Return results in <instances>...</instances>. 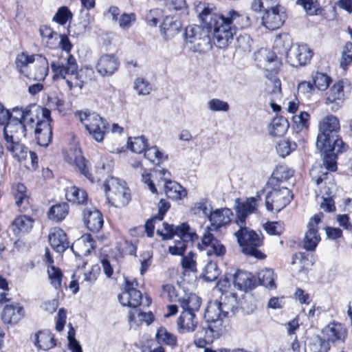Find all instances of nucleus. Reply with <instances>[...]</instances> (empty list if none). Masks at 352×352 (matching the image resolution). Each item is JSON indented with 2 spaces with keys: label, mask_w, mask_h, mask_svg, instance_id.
Wrapping results in <instances>:
<instances>
[{
  "label": "nucleus",
  "mask_w": 352,
  "mask_h": 352,
  "mask_svg": "<svg viewBox=\"0 0 352 352\" xmlns=\"http://www.w3.org/2000/svg\"><path fill=\"white\" fill-rule=\"evenodd\" d=\"M135 315H137L140 321L145 322L148 324H151L153 320L154 316L150 311L148 313L140 311V310H135L134 311H131L129 312V318L130 321H133L135 319Z\"/></svg>",
  "instance_id": "obj_62"
},
{
  "label": "nucleus",
  "mask_w": 352,
  "mask_h": 352,
  "mask_svg": "<svg viewBox=\"0 0 352 352\" xmlns=\"http://www.w3.org/2000/svg\"><path fill=\"white\" fill-rule=\"evenodd\" d=\"M330 82L331 78L323 73L317 72L314 77V86L319 90H325Z\"/></svg>",
  "instance_id": "obj_57"
},
{
  "label": "nucleus",
  "mask_w": 352,
  "mask_h": 352,
  "mask_svg": "<svg viewBox=\"0 0 352 352\" xmlns=\"http://www.w3.org/2000/svg\"><path fill=\"white\" fill-rule=\"evenodd\" d=\"M156 339L159 343H164L170 346H174L177 343L176 338L168 333L164 327L159 328L156 333Z\"/></svg>",
  "instance_id": "obj_53"
},
{
  "label": "nucleus",
  "mask_w": 352,
  "mask_h": 352,
  "mask_svg": "<svg viewBox=\"0 0 352 352\" xmlns=\"http://www.w3.org/2000/svg\"><path fill=\"white\" fill-rule=\"evenodd\" d=\"M182 27L179 21L171 16H166L161 25V34L165 39L169 40L180 32Z\"/></svg>",
  "instance_id": "obj_28"
},
{
  "label": "nucleus",
  "mask_w": 352,
  "mask_h": 352,
  "mask_svg": "<svg viewBox=\"0 0 352 352\" xmlns=\"http://www.w3.org/2000/svg\"><path fill=\"white\" fill-rule=\"evenodd\" d=\"M120 61L113 54L102 55L96 65V72L102 76H110L119 68Z\"/></svg>",
  "instance_id": "obj_20"
},
{
  "label": "nucleus",
  "mask_w": 352,
  "mask_h": 352,
  "mask_svg": "<svg viewBox=\"0 0 352 352\" xmlns=\"http://www.w3.org/2000/svg\"><path fill=\"white\" fill-rule=\"evenodd\" d=\"M339 120L333 116H327L319 124V133L316 140L317 148H329L330 143L343 144L338 135Z\"/></svg>",
  "instance_id": "obj_8"
},
{
  "label": "nucleus",
  "mask_w": 352,
  "mask_h": 352,
  "mask_svg": "<svg viewBox=\"0 0 352 352\" xmlns=\"http://www.w3.org/2000/svg\"><path fill=\"white\" fill-rule=\"evenodd\" d=\"M208 107L212 111L227 112L230 109L229 104L219 98H212L208 102Z\"/></svg>",
  "instance_id": "obj_58"
},
{
  "label": "nucleus",
  "mask_w": 352,
  "mask_h": 352,
  "mask_svg": "<svg viewBox=\"0 0 352 352\" xmlns=\"http://www.w3.org/2000/svg\"><path fill=\"white\" fill-rule=\"evenodd\" d=\"M24 316V309L20 304L7 305L3 309L1 319L5 324H16L19 322Z\"/></svg>",
  "instance_id": "obj_26"
},
{
  "label": "nucleus",
  "mask_w": 352,
  "mask_h": 352,
  "mask_svg": "<svg viewBox=\"0 0 352 352\" xmlns=\"http://www.w3.org/2000/svg\"><path fill=\"white\" fill-rule=\"evenodd\" d=\"M239 228L240 229L234 233V235L242 248V252L258 259L265 258L266 256L258 249L263 243L261 233H256L245 226H239Z\"/></svg>",
  "instance_id": "obj_6"
},
{
  "label": "nucleus",
  "mask_w": 352,
  "mask_h": 352,
  "mask_svg": "<svg viewBox=\"0 0 352 352\" xmlns=\"http://www.w3.org/2000/svg\"><path fill=\"white\" fill-rule=\"evenodd\" d=\"M310 115L306 111H302L299 115H296L292 117L293 129L299 133L304 129L307 130L309 124Z\"/></svg>",
  "instance_id": "obj_41"
},
{
  "label": "nucleus",
  "mask_w": 352,
  "mask_h": 352,
  "mask_svg": "<svg viewBox=\"0 0 352 352\" xmlns=\"http://www.w3.org/2000/svg\"><path fill=\"white\" fill-rule=\"evenodd\" d=\"M223 281L229 284L232 281L234 287L239 290L247 291L252 289L256 286L254 276L251 273L241 270H236L234 274H226ZM224 286H226V284Z\"/></svg>",
  "instance_id": "obj_14"
},
{
  "label": "nucleus",
  "mask_w": 352,
  "mask_h": 352,
  "mask_svg": "<svg viewBox=\"0 0 352 352\" xmlns=\"http://www.w3.org/2000/svg\"><path fill=\"white\" fill-rule=\"evenodd\" d=\"M195 314L189 311H182L177 319V325L179 329L186 331H193L197 326L195 321Z\"/></svg>",
  "instance_id": "obj_39"
},
{
  "label": "nucleus",
  "mask_w": 352,
  "mask_h": 352,
  "mask_svg": "<svg viewBox=\"0 0 352 352\" xmlns=\"http://www.w3.org/2000/svg\"><path fill=\"white\" fill-rule=\"evenodd\" d=\"M34 63V68L29 70L26 77L37 81L44 80L49 72L47 59L41 55L37 54V58Z\"/></svg>",
  "instance_id": "obj_24"
},
{
  "label": "nucleus",
  "mask_w": 352,
  "mask_h": 352,
  "mask_svg": "<svg viewBox=\"0 0 352 352\" xmlns=\"http://www.w3.org/2000/svg\"><path fill=\"white\" fill-rule=\"evenodd\" d=\"M163 228L165 232L158 230L157 234L160 235L163 240L170 239L174 236H179L181 241L176 242L175 245L178 247L183 246L184 251L187 248L188 243H192L199 238L196 232L186 223H183L181 226L175 227L173 225L164 222L163 223Z\"/></svg>",
  "instance_id": "obj_10"
},
{
  "label": "nucleus",
  "mask_w": 352,
  "mask_h": 352,
  "mask_svg": "<svg viewBox=\"0 0 352 352\" xmlns=\"http://www.w3.org/2000/svg\"><path fill=\"white\" fill-rule=\"evenodd\" d=\"M343 82L339 81L334 84L327 93L326 103L331 105V109L333 111L338 110L343 103Z\"/></svg>",
  "instance_id": "obj_25"
},
{
  "label": "nucleus",
  "mask_w": 352,
  "mask_h": 352,
  "mask_svg": "<svg viewBox=\"0 0 352 352\" xmlns=\"http://www.w3.org/2000/svg\"><path fill=\"white\" fill-rule=\"evenodd\" d=\"M315 87L311 82L303 81L300 82L298 85V95L300 97L302 96L305 98L309 99Z\"/></svg>",
  "instance_id": "obj_61"
},
{
  "label": "nucleus",
  "mask_w": 352,
  "mask_h": 352,
  "mask_svg": "<svg viewBox=\"0 0 352 352\" xmlns=\"http://www.w3.org/2000/svg\"><path fill=\"white\" fill-rule=\"evenodd\" d=\"M69 212V205L66 202L52 206L48 212V218L55 222H60L65 219Z\"/></svg>",
  "instance_id": "obj_37"
},
{
  "label": "nucleus",
  "mask_w": 352,
  "mask_h": 352,
  "mask_svg": "<svg viewBox=\"0 0 352 352\" xmlns=\"http://www.w3.org/2000/svg\"><path fill=\"white\" fill-rule=\"evenodd\" d=\"M138 286L137 280H126L124 291L118 296V300L123 306L136 308L141 304L142 295L137 289Z\"/></svg>",
  "instance_id": "obj_15"
},
{
  "label": "nucleus",
  "mask_w": 352,
  "mask_h": 352,
  "mask_svg": "<svg viewBox=\"0 0 352 352\" xmlns=\"http://www.w3.org/2000/svg\"><path fill=\"white\" fill-rule=\"evenodd\" d=\"M313 56L312 50L307 45H294L288 52L287 62L292 67L307 65Z\"/></svg>",
  "instance_id": "obj_18"
},
{
  "label": "nucleus",
  "mask_w": 352,
  "mask_h": 352,
  "mask_svg": "<svg viewBox=\"0 0 352 352\" xmlns=\"http://www.w3.org/2000/svg\"><path fill=\"white\" fill-rule=\"evenodd\" d=\"M320 189L321 192L323 194L322 198L323 201L320 204V207L326 212H333L336 210L335 203L333 199L331 197V195L333 192L334 188L331 190V193L329 195L327 194L326 191L327 190V185L322 184V188L318 186Z\"/></svg>",
  "instance_id": "obj_45"
},
{
  "label": "nucleus",
  "mask_w": 352,
  "mask_h": 352,
  "mask_svg": "<svg viewBox=\"0 0 352 352\" xmlns=\"http://www.w3.org/2000/svg\"><path fill=\"white\" fill-rule=\"evenodd\" d=\"M265 197L266 208L269 211L279 212L292 201L293 195L286 186H271Z\"/></svg>",
  "instance_id": "obj_12"
},
{
  "label": "nucleus",
  "mask_w": 352,
  "mask_h": 352,
  "mask_svg": "<svg viewBox=\"0 0 352 352\" xmlns=\"http://www.w3.org/2000/svg\"><path fill=\"white\" fill-rule=\"evenodd\" d=\"M181 307L184 309L183 311H189L194 313L199 311L201 300L195 294H190L186 295L184 298L178 299Z\"/></svg>",
  "instance_id": "obj_35"
},
{
  "label": "nucleus",
  "mask_w": 352,
  "mask_h": 352,
  "mask_svg": "<svg viewBox=\"0 0 352 352\" xmlns=\"http://www.w3.org/2000/svg\"><path fill=\"white\" fill-rule=\"evenodd\" d=\"M119 26L124 30L129 29L136 21V15L134 13L122 14L118 19Z\"/></svg>",
  "instance_id": "obj_63"
},
{
  "label": "nucleus",
  "mask_w": 352,
  "mask_h": 352,
  "mask_svg": "<svg viewBox=\"0 0 352 352\" xmlns=\"http://www.w3.org/2000/svg\"><path fill=\"white\" fill-rule=\"evenodd\" d=\"M322 217L323 214L322 212L316 214L310 219L308 223V230L303 239V248L306 250H314L320 241V237L318 232V226Z\"/></svg>",
  "instance_id": "obj_16"
},
{
  "label": "nucleus",
  "mask_w": 352,
  "mask_h": 352,
  "mask_svg": "<svg viewBox=\"0 0 352 352\" xmlns=\"http://www.w3.org/2000/svg\"><path fill=\"white\" fill-rule=\"evenodd\" d=\"M296 4L302 6L309 16L317 15L320 10L318 0H296Z\"/></svg>",
  "instance_id": "obj_47"
},
{
  "label": "nucleus",
  "mask_w": 352,
  "mask_h": 352,
  "mask_svg": "<svg viewBox=\"0 0 352 352\" xmlns=\"http://www.w3.org/2000/svg\"><path fill=\"white\" fill-rule=\"evenodd\" d=\"M294 45L289 34L283 33L278 35L274 40L272 51L265 50L259 53V55L263 56L266 70L276 73L281 65L278 55L284 56L287 58L288 52H290Z\"/></svg>",
  "instance_id": "obj_4"
},
{
  "label": "nucleus",
  "mask_w": 352,
  "mask_h": 352,
  "mask_svg": "<svg viewBox=\"0 0 352 352\" xmlns=\"http://www.w3.org/2000/svg\"><path fill=\"white\" fill-rule=\"evenodd\" d=\"M284 228V223L280 221L268 222L265 225V231L271 235L281 234Z\"/></svg>",
  "instance_id": "obj_64"
},
{
  "label": "nucleus",
  "mask_w": 352,
  "mask_h": 352,
  "mask_svg": "<svg viewBox=\"0 0 352 352\" xmlns=\"http://www.w3.org/2000/svg\"><path fill=\"white\" fill-rule=\"evenodd\" d=\"M73 14L67 6L60 7L52 18V21L60 25H65L67 22H71Z\"/></svg>",
  "instance_id": "obj_42"
},
{
  "label": "nucleus",
  "mask_w": 352,
  "mask_h": 352,
  "mask_svg": "<svg viewBox=\"0 0 352 352\" xmlns=\"http://www.w3.org/2000/svg\"><path fill=\"white\" fill-rule=\"evenodd\" d=\"M34 135L37 144L42 146H47L52 139V128L48 121H39L36 116L34 124Z\"/></svg>",
  "instance_id": "obj_22"
},
{
  "label": "nucleus",
  "mask_w": 352,
  "mask_h": 352,
  "mask_svg": "<svg viewBox=\"0 0 352 352\" xmlns=\"http://www.w3.org/2000/svg\"><path fill=\"white\" fill-rule=\"evenodd\" d=\"M47 274L51 285L56 289H60L63 277V274L60 270L55 267L54 266H51L47 269Z\"/></svg>",
  "instance_id": "obj_52"
},
{
  "label": "nucleus",
  "mask_w": 352,
  "mask_h": 352,
  "mask_svg": "<svg viewBox=\"0 0 352 352\" xmlns=\"http://www.w3.org/2000/svg\"><path fill=\"white\" fill-rule=\"evenodd\" d=\"M48 238L52 248L56 252L62 253L69 247L66 233L59 228L52 229Z\"/></svg>",
  "instance_id": "obj_23"
},
{
  "label": "nucleus",
  "mask_w": 352,
  "mask_h": 352,
  "mask_svg": "<svg viewBox=\"0 0 352 352\" xmlns=\"http://www.w3.org/2000/svg\"><path fill=\"white\" fill-rule=\"evenodd\" d=\"M73 162L76 164L80 173L84 175L89 181L94 182V178L87 169V162L85 157L80 155V152H78V155L75 157Z\"/></svg>",
  "instance_id": "obj_55"
},
{
  "label": "nucleus",
  "mask_w": 352,
  "mask_h": 352,
  "mask_svg": "<svg viewBox=\"0 0 352 352\" xmlns=\"http://www.w3.org/2000/svg\"><path fill=\"white\" fill-rule=\"evenodd\" d=\"M84 221L87 228L94 232H98L104 223L102 213L97 210L85 213Z\"/></svg>",
  "instance_id": "obj_32"
},
{
  "label": "nucleus",
  "mask_w": 352,
  "mask_h": 352,
  "mask_svg": "<svg viewBox=\"0 0 352 352\" xmlns=\"http://www.w3.org/2000/svg\"><path fill=\"white\" fill-rule=\"evenodd\" d=\"M220 272L217 264L210 261L204 269L203 278L208 282L215 280L219 276Z\"/></svg>",
  "instance_id": "obj_50"
},
{
  "label": "nucleus",
  "mask_w": 352,
  "mask_h": 352,
  "mask_svg": "<svg viewBox=\"0 0 352 352\" xmlns=\"http://www.w3.org/2000/svg\"><path fill=\"white\" fill-rule=\"evenodd\" d=\"M232 216V211L228 208L216 209L212 211L208 218L210 222V228L212 230H218L221 228L228 225L231 222Z\"/></svg>",
  "instance_id": "obj_21"
},
{
  "label": "nucleus",
  "mask_w": 352,
  "mask_h": 352,
  "mask_svg": "<svg viewBox=\"0 0 352 352\" xmlns=\"http://www.w3.org/2000/svg\"><path fill=\"white\" fill-rule=\"evenodd\" d=\"M36 121V115L33 113L30 106L14 107L11 111V118L4 126L5 140L13 141L14 138H17V140L25 138L29 129L34 127Z\"/></svg>",
  "instance_id": "obj_3"
},
{
  "label": "nucleus",
  "mask_w": 352,
  "mask_h": 352,
  "mask_svg": "<svg viewBox=\"0 0 352 352\" xmlns=\"http://www.w3.org/2000/svg\"><path fill=\"white\" fill-rule=\"evenodd\" d=\"M66 62L62 60L52 61L51 69L53 73V79H65L67 75H74L78 71V65L76 59L72 54H68L65 58Z\"/></svg>",
  "instance_id": "obj_13"
},
{
  "label": "nucleus",
  "mask_w": 352,
  "mask_h": 352,
  "mask_svg": "<svg viewBox=\"0 0 352 352\" xmlns=\"http://www.w3.org/2000/svg\"><path fill=\"white\" fill-rule=\"evenodd\" d=\"M76 116H78L85 129L97 142L104 139L107 127L104 120L98 113L88 111H78Z\"/></svg>",
  "instance_id": "obj_11"
},
{
  "label": "nucleus",
  "mask_w": 352,
  "mask_h": 352,
  "mask_svg": "<svg viewBox=\"0 0 352 352\" xmlns=\"http://www.w3.org/2000/svg\"><path fill=\"white\" fill-rule=\"evenodd\" d=\"M104 189L109 203L120 207L126 205L131 199L129 189L124 182L114 177H108L104 184Z\"/></svg>",
  "instance_id": "obj_9"
},
{
  "label": "nucleus",
  "mask_w": 352,
  "mask_h": 352,
  "mask_svg": "<svg viewBox=\"0 0 352 352\" xmlns=\"http://www.w3.org/2000/svg\"><path fill=\"white\" fill-rule=\"evenodd\" d=\"M289 122L283 116L275 117L271 122L269 126L270 135L273 137L283 136L288 130Z\"/></svg>",
  "instance_id": "obj_34"
},
{
  "label": "nucleus",
  "mask_w": 352,
  "mask_h": 352,
  "mask_svg": "<svg viewBox=\"0 0 352 352\" xmlns=\"http://www.w3.org/2000/svg\"><path fill=\"white\" fill-rule=\"evenodd\" d=\"M144 157L153 164H156L163 162L167 158V156L160 152L157 146L146 147L144 151Z\"/></svg>",
  "instance_id": "obj_49"
},
{
  "label": "nucleus",
  "mask_w": 352,
  "mask_h": 352,
  "mask_svg": "<svg viewBox=\"0 0 352 352\" xmlns=\"http://www.w3.org/2000/svg\"><path fill=\"white\" fill-rule=\"evenodd\" d=\"M228 314V309L218 300L210 301L205 311L204 318L207 326L204 327L206 331V337L211 338H219L223 330V319Z\"/></svg>",
  "instance_id": "obj_5"
},
{
  "label": "nucleus",
  "mask_w": 352,
  "mask_h": 352,
  "mask_svg": "<svg viewBox=\"0 0 352 352\" xmlns=\"http://www.w3.org/2000/svg\"><path fill=\"white\" fill-rule=\"evenodd\" d=\"M199 18L201 26H187L184 32L186 42L191 45L190 47L194 52L211 48L212 41L217 47L224 48L233 40L238 30L248 28L252 24L246 14L233 9L221 13L212 5L204 6Z\"/></svg>",
  "instance_id": "obj_1"
},
{
  "label": "nucleus",
  "mask_w": 352,
  "mask_h": 352,
  "mask_svg": "<svg viewBox=\"0 0 352 352\" xmlns=\"http://www.w3.org/2000/svg\"><path fill=\"white\" fill-rule=\"evenodd\" d=\"M252 39L250 35L247 34H240L236 38V48L241 50L243 52H250Z\"/></svg>",
  "instance_id": "obj_60"
},
{
  "label": "nucleus",
  "mask_w": 352,
  "mask_h": 352,
  "mask_svg": "<svg viewBox=\"0 0 352 352\" xmlns=\"http://www.w3.org/2000/svg\"><path fill=\"white\" fill-rule=\"evenodd\" d=\"M258 279L261 285L269 289H275L274 273L272 269H265L258 274Z\"/></svg>",
  "instance_id": "obj_43"
},
{
  "label": "nucleus",
  "mask_w": 352,
  "mask_h": 352,
  "mask_svg": "<svg viewBox=\"0 0 352 352\" xmlns=\"http://www.w3.org/2000/svg\"><path fill=\"white\" fill-rule=\"evenodd\" d=\"M297 147L295 142H292L289 140H280L276 145V151L281 157H285L289 155Z\"/></svg>",
  "instance_id": "obj_46"
},
{
  "label": "nucleus",
  "mask_w": 352,
  "mask_h": 352,
  "mask_svg": "<svg viewBox=\"0 0 352 352\" xmlns=\"http://www.w3.org/2000/svg\"><path fill=\"white\" fill-rule=\"evenodd\" d=\"M34 338V344L39 349L47 351L56 346L54 336L49 331H38Z\"/></svg>",
  "instance_id": "obj_33"
},
{
  "label": "nucleus",
  "mask_w": 352,
  "mask_h": 352,
  "mask_svg": "<svg viewBox=\"0 0 352 352\" xmlns=\"http://www.w3.org/2000/svg\"><path fill=\"white\" fill-rule=\"evenodd\" d=\"M318 149L322 153V164L314 166L310 175L318 186L322 188V184L327 185L326 193L329 195L331 190L336 187L333 176L329 172L337 170V153L345 150V144H338L337 146L336 144L330 143L329 148Z\"/></svg>",
  "instance_id": "obj_2"
},
{
  "label": "nucleus",
  "mask_w": 352,
  "mask_h": 352,
  "mask_svg": "<svg viewBox=\"0 0 352 352\" xmlns=\"http://www.w3.org/2000/svg\"><path fill=\"white\" fill-rule=\"evenodd\" d=\"M39 32L43 41H45L47 47L54 48V43L53 42V39L58 41V36L59 34L54 32L50 27L47 25L41 26Z\"/></svg>",
  "instance_id": "obj_48"
},
{
  "label": "nucleus",
  "mask_w": 352,
  "mask_h": 352,
  "mask_svg": "<svg viewBox=\"0 0 352 352\" xmlns=\"http://www.w3.org/2000/svg\"><path fill=\"white\" fill-rule=\"evenodd\" d=\"M235 210L236 217L235 222L239 226H245L248 216L254 213L257 209V200L254 197L247 198L245 201H241L240 199L235 200Z\"/></svg>",
  "instance_id": "obj_19"
},
{
  "label": "nucleus",
  "mask_w": 352,
  "mask_h": 352,
  "mask_svg": "<svg viewBox=\"0 0 352 352\" xmlns=\"http://www.w3.org/2000/svg\"><path fill=\"white\" fill-rule=\"evenodd\" d=\"M36 58L37 54L28 55L25 52L18 54L16 57L15 65L19 73L26 77V74L29 73V65L34 63Z\"/></svg>",
  "instance_id": "obj_36"
},
{
  "label": "nucleus",
  "mask_w": 352,
  "mask_h": 352,
  "mask_svg": "<svg viewBox=\"0 0 352 352\" xmlns=\"http://www.w3.org/2000/svg\"><path fill=\"white\" fill-rule=\"evenodd\" d=\"M133 87L138 95H148L152 91L151 84L143 78H136L134 82Z\"/></svg>",
  "instance_id": "obj_54"
},
{
  "label": "nucleus",
  "mask_w": 352,
  "mask_h": 352,
  "mask_svg": "<svg viewBox=\"0 0 352 352\" xmlns=\"http://www.w3.org/2000/svg\"><path fill=\"white\" fill-rule=\"evenodd\" d=\"M12 193L16 199V205L19 207L21 206L24 201H28L27 188L23 184L18 183L14 184L12 187Z\"/></svg>",
  "instance_id": "obj_51"
},
{
  "label": "nucleus",
  "mask_w": 352,
  "mask_h": 352,
  "mask_svg": "<svg viewBox=\"0 0 352 352\" xmlns=\"http://www.w3.org/2000/svg\"><path fill=\"white\" fill-rule=\"evenodd\" d=\"M34 219L30 216L19 215L16 217L12 224V230L15 235L28 233L33 226Z\"/></svg>",
  "instance_id": "obj_30"
},
{
  "label": "nucleus",
  "mask_w": 352,
  "mask_h": 352,
  "mask_svg": "<svg viewBox=\"0 0 352 352\" xmlns=\"http://www.w3.org/2000/svg\"><path fill=\"white\" fill-rule=\"evenodd\" d=\"M352 62V43L349 41L344 46L340 58V67L345 69Z\"/></svg>",
  "instance_id": "obj_56"
},
{
  "label": "nucleus",
  "mask_w": 352,
  "mask_h": 352,
  "mask_svg": "<svg viewBox=\"0 0 352 352\" xmlns=\"http://www.w3.org/2000/svg\"><path fill=\"white\" fill-rule=\"evenodd\" d=\"M294 175V170L285 165L277 166L268 181L270 186H282L281 184L289 179Z\"/></svg>",
  "instance_id": "obj_27"
},
{
  "label": "nucleus",
  "mask_w": 352,
  "mask_h": 352,
  "mask_svg": "<svg viewBox=\"0 0 352 352\" xmlns=\"http://www.w3.org/2000/svg\"><path fill=\"white\" fill-rule=\"evenodd\" d=\"M287 15L284 11H282L278 4L267 6L265 12L262 17L263 25L270 30H274L280 28L285 19Z\"/></svg>",
  "instance_id": "obj_17"
},
{
  "label": "nucleus",
  "mask_w": 352,
  "mask_h": 352,
  "mask_svg": "<svg viewBox=\"0 0 352 352\" xmlns=\"http://www.w3.org/2000/svg\"><path fill=\"white\" fill-rule=\"evenodd\" d=\"M322 334L324 338L317 337V342L312 345V352H329L330 342H344L347 337V329L340 323L332 322L325 327Z\"/></svg>",
  "instance_id": "obj_7"
},
{
  "label": "nucleus",
  "mask_w": 352,
  "mask_h": 352,
  "mask_svg": "<svg viewBox=\"0 0 352 352\" xmlns=\"http://www.w3.org/2000/svg\"><path fill=\"white\" fill-rule=\"evenodd\" d=\"M66 199L73 203L78 204H83L87 199V192L77 188L76 186H71L66 190L65 192Z\"/></svg>",
  "instance_id": "obj_40"
},
{
  "label": "nucleus",
  "mask_w": 352,
  "mask_h": 352,
  "mask_svg": "<svg viewBox=\"0 0 352 352\" xmlns=\"http://www.w3.org/2000/svg\"><path fill=\"white\" fill-rule=\"evenodd\" d=\"M162 11L159 8L151 9L145 15L146 23L151 26H156L162 16Z\"/></svg>",
  "instance_id": "obj_59"
},
{
  "label": "nucleus",
  "mask_w": 352,
  "mask_h": 352,
  "mask_svg": "<svg viewBox=\"0 0 352 352\" xmlns=\"http://www.w3.org/2000/svg\"><path fill=\"white\" fill-rule=\"evenodd\" d=\"M164 192L167 197L173 200H180L187 195V191L183 186L170 179L165 182Z\"/></svg>",
  "instance_id": "obj_31"
},
{
  "label": "nucleus",
  "mask_w": 352,
  "mask_h": 352,
  "mask_svg": "<svg viewBox=\"0 0 352 352\" xmlns=\"http://www.w3.org/2000/svg\"><path fill=\"white\" fill-rule=\"evenodd\" d=\"M20 140L17 138L13 141H6L7 149L12 154L13 157L21 162L26 159L28 155V148L19 143Z\"/></svg>",
  "instance_id": "obj_38"
},
{
  "label": "nucleus",
  "mask_w": 352,
  "mask_h": 352,
  "mask_svg": "<svg viewBox=\"0 0 352 352\" xmlns=\"http://www.w3.org/2000/svg\"><path fill=\"white\" fill-rule=\"evenodd\" d=\"M95 241L91 234H85L78 239L72 246L71 250L77 256L87 255L90 252V248L94 249Z\"/></svg>",
  "instance_id": "obj_29"
},
{
  "label": "nucleus",
  "mask_w": 352,
  "mask_h": 352,
  "mask_svg": "<svg viewBox=\"0 0 352 352\" xmlns=\"http://www.w3.org/2000/svg\"><path fill=\"white\" fill-rule=\"evenodd\" d=\"M128 148L134 153H142L147 147V140L144 136L129 138L127 142Z\"/></svg>",
  "instance_id": "obj_44"
}]
</instances>
